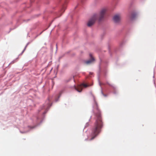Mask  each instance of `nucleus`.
<instances>
[{"label":"nucleus","mask_w":156,"mask_h":156,"mask_svg":"<svg viewBox=\"0 0 156 156\" xmlns=\"http://www.w3.org/2000/svg\"><path fill=\"white\" fill-rule=\"evenodd\" d=\"M106 11V9H103L101 10L99 15L95 14L93 15L88 21L87 26L88 27L91 26L94 24L97 20H98L99 22L102 21L104 17Z\"/></svg>","instance_id":"obj_2"},{"label":"nucleus","mask_w":156,"mask_h":156,"mask_svg":"<svg viewBox=\"0 0 156 156\" xmlns=\"http://www.w3.org/2000/svg\"><path fill=\"white\" fill-rule=\"evenodd\" d=\"M86 140H87V139H86Z\"/></svg>","instance_id":"obj_8"},{"label":"nucleus","mask_w":156,"mask_h":156,"mask_svg":"<svg viewBox=\"0 0 156 156\" xmlns=\"http://www.w3.org/2000/svg\"><path fill=\"white\" fill-rule=\"evenodd\" d=\"M88 86V85L87 84L82 83L81 85H78L77 87H75V89L79 92H81L82 90L83 87H86Z\"/></svg>","instance_id":"obj_3"},{"label":"nucleus","mask_w":156,"mask_h":156,"mask_svg":"<svg viewBox=\"0 0 156 156\" xmlns=\"http://www.w3.org/2000/svg\"><path fill=\"white\" fill-rule=\"evenodd\" d=\"M94 112L95 115L96 119L92 129L91 134V137L89 139L90 140H93L100 133L101 131V129L103 126V122L101 112L96 102H95L94 106Z\"/></svg>","instance_id":"obj_1"},{"label":"nucleus","mask_w":156,"mask_h":156,"mask_svg":"<svg viewBox=\"0 0 156 156\" xmlns=\"http://www.w3.org/2000/svg\"><path fill=\"white\" fill-rule=\"evenodd\" d=\"M136 16V14L134 13H132L129 16V18L130 20H132L134 19Z\"/></svg>","instance_id":"obj_6"},{"label":"nucleus","mask_w":156,"mask_h":156,"mask_svg":"<svg viewBox=\"0 0 156 156\" xmlns=\"http://www.w3.org/2000/svg\"><path fill=\"white\" fill-rule=\"evenodd\" d=\"M121 19V16L120 14H117L115 15L113 18V20L115 22L118 23L119 22Z\"/></svg>","instance_id":"obj_4"},{"label":"nucleus","mask_w":156,"mask_h":156,"mask_svg":"<svg viewBox=\"0 0 156 156\" xmlns=\"http://www.w3.org/2000/svg\"><path fill=\"white\" fill-rule=\"evenodd\" d=\"M89 56L90 57V59L84 62L87 65L91 63L94 61V59L91 54H90Z\"/></svg>","instance_id":"obj_5"},{"label":"nucleus","mask_w":156,"mask_h":156,"mask_svg":"<svg viewBox=\"0 0 156 156\" xmlns=\"http://www.w3.org/2000/svg\"><path fill=\"white\" fill-rule=\"evenodd\" d=\"M66 9V7L65 6H63L60 11V12H64Z\"/></svg>","instance_id":"obj_7"}]
</instances>
